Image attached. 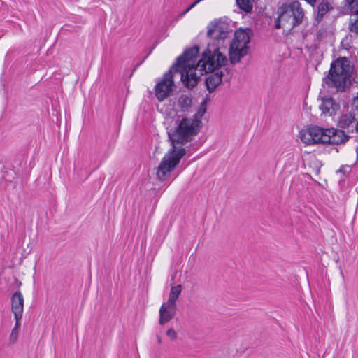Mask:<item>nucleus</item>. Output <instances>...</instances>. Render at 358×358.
I'll return each mask as SVG.
<instances>
[{
	"label": "nucleus",
	"instance_id": "obj_6",
	"mask_svg": "<svg viewBox=\"0 0 358 358\" xmlns=\"http://www.w3.org/2000/svg\"><path fill=\"white\" fill-rule=\"evenodd\" d=\"M186 154V150L183 147L171 148L165 154L162 160L157 169V178L159 181L168 180L171 172L179 164L180 159Z\"/></svg>",
	"mask_w": 358,
	"mask_h": 358
},
{
	"label": "nucleus",
	"instance_id": "obj_17",
	"mask_svg": "<svg viewBox=\"0 0 358 358\" xmlns=\"http://www.w3.org/2000/svg\"><path fill=\"white\" fill-rule=\"evenodd\" d=\"M335 106H337L331 97H324L322 99V103L320 108L324 114H331L335 110Z\"/></svg>",
	"mask_w": 358,
	"mask_h": 358
},
{
	"label": "nucleus",
	"instance_id": "obj_29",
	"mask_svg": "<svg viewBox=\"0 0 358 358\" xmlns=\"http://www.w3.org/2000/svg\"><path fill=\"white\" fill-rule=\"evenodd\" d=\"M156 338H157V343H162V338H161V336H159V335H157Z\"/></svg>",
	"mask_w": 358,
	"mask_h": 358
},
{
	"label": "nucleus",
	"instance_id": "obj_31",
	"mask_svg": "<svg viewBox=\"0 0 358 358\" xmlns=\"http://www.w3.org/2000/svg\"><path fill=\"white\" fill-rule=\"evenodd\" d=\"M357 134H358V124H357Z\"/></svg>",
	"mask_w": 358,
	"mask_h": 358
},
{
	"label": "nucleus",
	"instance_id": "obj_19",
	"mask_svg": "<svg viewBox=\"0 0 358 358\" xmlns=\"http://www.w3.org/2000/svg\"><path fill=\"white\" fill-rule=\"evenodd\" d=\"M348 29L350 32L358 36V13L351 14Z\"/></svg>",
	"mask_w": 358,
	"mask_h": 358
},
{
	"label": "nucleus",
	"instance_id": "obj_8",
	"mask_svg": "<svg viewBox=\"0 0 358 358\" xmlns=\"http://www.w3.org/2000/svg\"><path fill=\"white\" fill-rule=\"evenodd\" d=\"M173 85V74L172 69L164 73L163 78L158 82L155 87V95L159 101H164L170 96Z\"/></svg>",
	"mask_w": 358,
	"mask_h": 358
},
{
	"label": "nucleus",
	"instance_id": "obj_15",
	"mask_svg": "<svg viewBox=\"0 0 358 358\" xmlns=\"http://www.w3.org/2000/svg\"><path fill=\"white\" fill-rule=\"evenodd\" d=\"M332 8L331 4L327 0H322L317 6V12L315 17L317 23L319 24L325 14Z\"/></svg>",
	"mask_w": 358,
	"mask_h": 358
},
{
	"label": "nucleus",
	"instance_id": "obj_20",
	"mask_svg": "<svg viewBox=\"0 0 358 358\" xmlns=\"http://www.w3.org/2000/svg\"><path fill=\"white\" fill-rule=\"evenodd\" d=\"M238 7L246 13L251 12L252 9V0H236Z\"/></svg>",
	"mask_w": 358,
	"mask_h": 358
},
{
	"label": "nucleus",
	"instance_id": "obj_22",
	"mask_svg": "<svg viewBox=\"0 0 358 358\" xmlns=\"http://www.w3.org/2000/svg\"><path fill=\"white\" fill-rule=\"evenodd\" d=\"M353 13H358V0H345Z\"/></svg>",
	"mask_w": 358,
	"mask_h": 358
},
{
	"label": "nucleus",
	"instance_id": "obj_11",
	"mask_svg": "<svg viewBox=\"0 0 358 358\" xmlns=\"http://www.w3.org/2000/svg\"><path fill=\"white\" fill-rule=\"evenodd\" d=\"M249 33L246 31L240 29L234 33V37L230 44H234L238 48L249 50L248 43H250Z\"/></svg>",
	"mask_w": 358,
	"mask_h": 358
},
{
	"label": "nucleus",
	"instance_id": "obj_21",
	"mask_svg": "<svg viewBox=\"0 0 358 358\" xmlns=\"http://www.w3.org/2000/svg\"><path fill=\"white\" fill-rule=\"evenodd\" d=\"M206 99L202 102V103L200 106V108L199 109L197 113L192 117V118H196V119L201 120V118L202 117V116L204 115V113L206 111Z\"/></svg>",
	"mask_w": 358,
	"mask_h": 358
},
{
	"label": "nucleus",
	"instance_id": "obj_27",
	"mask_svg": "<svg viewBox=\"0 0 358 358\" xmlns=\"http://www.w3.org/2000/svg\"><path fill=\"white\" fill-rule=\"evenodd\" d=\"M350 170V167L348 166H342L340 169L338 171V172L343 173V174H345L347 172H348Z\"/></svg>",
	"mask_w": 358,
	"mask_h": 358
},
{
	"label": "nucleus",
	"instance_id": "obj_16",
	"mask_svg": "<svg viewBox=\"0 0 358 358\" xmlns=\"http://www.w3.org/2000/svg\"><path fill=\"white\" fill-rule=\"evenodd\" d=\"M192 103V98L190 94H181L177 101L178 106L182 112H189Z\"/></svg>",
	"mask_w": 358,
	"mask_h": 358
},
{
	"label": "nucleus",
	"instance_id": "obj_14",
	"mask_svg": "<svg viewBox=\"0 0 358 358\" xmlns=\"http://www.w3.org/2000/svg\"><path fill=\"white\" fill-rule=\"evenodd\" d=\"M222 76V71H217L206 79V85L209 92H212L221 83Z\"/></svg>",
	"mask_w": 358,
	"mask_h": 358
},
{
	"label": "nucleus",
	"instance_id": "obj_12",
	"mask_svg": "<svg viewBox=\"0 0 358 358\" xmlns=\"http://www.w3.org/2000/svg\"><path fill=\"white\" fill-rule=\"evenodd\" d=\"M11 309L13 314L22 315L24 297L21 292L16 291L11 296Z\"/></svg>",
	"mask_w": 358,
	"mask_h": 358
},
{
	"label": "nucleus",
	"instance_id": "obj_25",
	"mask_svg": "<svg viewBox=\"0 0 358 358\" xmlns=\"http://www.w3.org/2000/svg\"><path fill=\"white\" fill-rule=\"evenodd\" d=\"M166 336H169L171 340H175L177 338V334L175 330L172 328L168 329L166 333Z\"/></svg>",
	"mask_w": 358,
	"mask_h": 358
},
{
	"label": "nucleus",
	"instance_id": "obj_23",
	"mask_svg": "<svg viewBox=\"0 0 358 358\" xmlns=\"http://www.w3.org/2000/svg\"><path fill=\"white\" fill-rule=\"evenodd\" d=\"M17 336H18V329H13L11 331L10 336V343H15L17 339Z\"/></svg>",
	"mask_w": 358,
	"mask_h": 358
},
{
	"label": "nucleus",
	"instance_id": "obj_3",
	"mask_svg": "<svg viewBox=\"0 0 358 358\" xmlns=\"http://www.w3.org/2000/svg\"><path fill=\"white\" fill-rule=\"evenodd\" d=\"M301 141L306 145L335 144L338 145L348 141L350 136L338 129H323L317 126L303 129L299 133Z\"/></svg>",
	"mask_w": 358,
	"mask_h": 358
},
{
	"label": "nucleus",
	"instance_id": "obj_4",
	"mask_svg": "<svg viewBox=\"0 0 358 358\" xmlns=\"http://www.w3.org/2000/svg\"><path fill=\"white\" fill-rule=\"evenodd\" d=\"M352 72L350 61L346 57H341L331 64L329 74L323 80L328 87L336 88L337 91H344L350 83Z\"/></svg>",
	"mask_w": 358,
	"mask_h": 358
},
{
	"label": "nucleus",
	"instance_id": "obj_9",
	"mask_svg": "<svg viewBox=\"0 0 358 358\" xmlns=\"http://www.w3.org/2000/svg\"><path fill=\"white\" fill-rule=\"evenodd\" d=\"M357 124L358 120L355 118V114L352 113L342 115L338 120V126L348 133L357 134Z\"/></svg>",
	"mask_w": 358,
	"mask_h": 358
},
{
	"label": "nucleus",
	"instance_id": "obj_1",
	"mask_svg": "<svg viewBox=\"0 0 358 358\" xmlns=\"http://www.w3.org/2000/svg\"><path fill=\"white\" fill-rule=\"evenodd\" d=\"M229 25L222 21H215L208 26L207 36L211 40L197 62L201 74L212 73L227 62L226 55L221 52L226 48V39L230 33Z\"/></svg>",
	"mask_w": 358,
	"mask_h": 358
},
{
	"label": "nucleus",
	"instance_id": "obj_24",
	"mask_svg": "<svg viewBox=\"0 0 358 358\" xmlns=\"http://www.w3.org/2000/svg\"><path fill=\"white\" fill-rule=\"evenodd\" d=\"M14 317L15 320V327L13 329H19V328L20 327V320L22 317V315H18L17 313L14 314Z\"/></svg>",
	"mask_w": 358,
	"mask_h": 358
},
{
	"label": "nucleus",
	"instance_id": "obj_10",
	"mask_svg": "<svg viewBox=\"0 0 358 358\" xmlns=\"http://www.w3.org/2000/svg\"><path fill=\"white\" fill-rule=\"evenodd\" d=\"M177 306L169 303H163L159 308V324L164 325L169 322L176 313Z\"/></svg>",
	"mask_w": 358,
	"mask_h": 358
},
{
	"label": "nucleus",
	"instance_id": "obj_30",
	"mask_svg": "<svg viewBox=\"0 0 358 358\" xmlns=\"http://www.w3.org/2000/svg\"><path fill=\"white\" fill-rule=\"evenodd\" d=\"M199 2H201V1H199V0H196L194 2L192 3V6H195L196 5H197Z\"/></svg>",
	"mask_w": 358,
	"mask_h": 358
},
{
	"label": "nucleus",
	"instance_id": "obj_2",
	"mask_svg": "<svg viewBox=\"0 0 358 358\" xmlns=\"http://www.w3.org/2000/svg\"><path fill=\"white\" fill-rule=\"evenodd\" d=\"M199 52L198 45L187 49L177 58L171 69L180 74L181 80L188 88H193L197 85L199 77L195 71L199 68L196 64V57Z\"/></svg>",
	"mask_w": 358,
	"mask_h": 358
},
{
	"label": "nucleus",
	"instance_id": "obj_13",
	"mask_svg": "<svg viewBox=\"0 0 358 358\" xmlns=\"http://www.w3.org/2000/svg\"><path fill=\"white\" fill-rule=\"evenodd\" d=\"M248 53L245 49H241L237 48L234 44H230L229 48V57L231 64H236L238 63L241 59Z\"/></svg>",
	"mask_w": 358,
	"mask_h": 358
},
{
	"label": "nucleus",
	"instance_id": "obj_26",
	"mask_svg": "<svg viewBox=\"0 0 358 358\" xmlns=\"http://www.w3.org/2000/svg\"><path fill=\"white\" fill-rule=\"evenodd\" d=\"M281 27H282V25L280 20V15H278V18L275 20V28L280 29Z\"/></svg>",
	"mask_w": 358,
	"mask_h": 358
},
{
	"label": "nucleus",
	"instance_id": "obj_5",
	"mask_svg": "<svg viewBox=\"0 0 358 358\" xmlns=\"http://www.w3.org/2000/svg\"><path fill=\"white\" fill-rule=\"evenodd\" d=\"M201 120L196 118L183 117L173 130L168 131L172 148L182 147L192 140L200 129Z\"/></svg>",
	"mask_w": 358,
	"mask_h": 358
},
{
	"label": "nucleus",
	"instance_id": "obj_18",
	"mask_svg": "<svg viewBox=\"0 0 358 358\" xmlns=\"http://www.w3.org/2000/svg\"><path fill=\"white\" fill-rule=\"evenodd\" d=\"M182 291V287L180 285L177 286H172L169 293V299L166 303L176 305V301L180 294Z\"/></svg>",
	"mask_w": 358,
	"mask_h": 358
},
{
	"label": "nucleus",
	"instance_id": "obj_7",
	"mask_svg": "<svg viewBox=\"0 0 358 358\" xmlns=\"http://www.w3.org/2000/svg\"><path fill=\"white\" fill-rule=\"evenodd\" d=\"M280 15L282 27L292 30L302 23L304 13L301 4L297 1H293L280 6L278 10Z\"/></svg>",
	"mask_w": 358,
	"mask_h": 358
},
{
	"label": "nucleus",
	"instance_id": "obj_28",
	"mask_svg": "<svg viewBox=\"0 0 358 358\" xmlns=\"http://www.w3.org/2000/svg\"><path fill=\"white\" fill-rule=\"evenodd\" d=\"M194 6H192V3L188 6L180 15V17L184 16L186 13H187L191 9H192Z\"/></svg>",
	"mask_w": 358,
	"mask_h": 358
}]
</instances>
